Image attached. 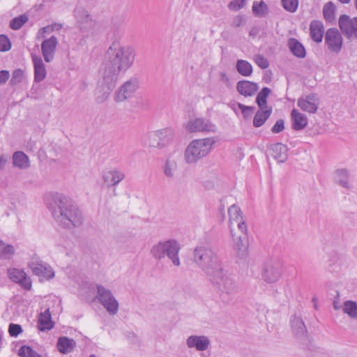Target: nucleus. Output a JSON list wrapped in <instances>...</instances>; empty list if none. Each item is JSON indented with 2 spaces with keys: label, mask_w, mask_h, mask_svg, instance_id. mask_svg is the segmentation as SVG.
Wrapping results in <instances>:
<instances>
[{
  "label": "nucleus",
  "mask_w": 357,
  "mask_h": 357,
  "mask_svg": "<svg viewBox=\"0 0 357 357\" xmlns=\"http://www.w3.org/2000/svg\"><path fill=\"white\" fill-rule=\"evenodd\" d=\"M135 59V51L132 47L113 42L105 54L100 74L118 80L119 73H126L130 69L134 63Z\"/></svg>",
  "instance_id": "obj_1"
},
{
  "label": "nucleus",
  "mask_w": 357,
  "mask_h": 357,
  "mask_svg": "<svg viewBox=\"0 0 357 357\" xmlns=\"http://www.w3.org/2000/svg\"><path fill=\"white\" fill-rule=\"evenodd\" d=\"M48 205L56 222L63 227L71 228L82 223L81 211L68 196L61 193L52 194Z\"/></svg>",
  "instance_id": "obj_2"
},
{
  "label": "nucleus",
  "mask_w": 357,
  "mask_h": 357,
  "mask_svg": "<svg viewBox=\"0 0 357 357\" xmlns=\"http://www.w3.org/2000/svg\"><path fill=\"white\" fill-rule=\"evenodd\" d=\"M216 294L223 302H228L238 291V285L234 277L223 266L208 277Z\"/></svg>",
  "instance_id": "obj_3"
},
{
  "label": "nucleus",
  "mask_w": 357,
  "mask_h": 357,
  "mask_svg": "<svg viewBox=\"0 0 357 357\" xmlns=\"http://www.w3.org/2000/svg\"><path fill=\"white\" fill-rule=\"evenodd\" d=\"M194 261L207 278L222 266L213 250L206 245L196 247L194 250Z\"/></svg>",
  "instance_id": "obj_4"
},
{
  "label": "nucleus",
  "mask_w": 357,
  "mask_h": 357,
  "mask_svg": "<svg viewBox=\"0 0 357 357\" xmlns=\"http://www.w3.org/2000/svg\"><path fill=\"white\" fill-rule=\"evenodd\" d=\"M214 144L215 140L211 137L192 140L184 152L185 162L189 165L197 163L210 153Z\"/></svg>",
  "instance_id": "obj_5"
},
{
  "label": "nucleus",
  "mask_w": 357,
  "mask_h": 357,
  "mask_svg": "<svg viewBox=\"0 0 357 357\" xmlns=\"http://www.w3.org/2000/svg\"><path fill=\"white\" fill-rule=\"evenodd\" d=\"M179 250L180 245L177 241L168 240L154 245L151 250V253L156 259H162L167 256L174 266H179L181 264L178 257Z\"/></svg>",
  "instance_id": "obj_6"
},
{
  "label": "nucleus",
  "mask_w": 357,
  "mask_h": 357,
  "mask_svg": "<svg viewBox=\"0 0 357 357\" xmlns=\"http://www.w3.org/2000/svg\"><path fill=\"white\" fill-rule=\"evenodd\" d=\"M139 86V79L136 77H130L116 91L114 95V100L116 102H122L130 98L138 89Z\"/></svg>",
  "instance_id": "obj_7"
},
{
  "label": "nucleus",
  "mask_w": 357,
  "mask_h": 357,
  "mask_svg": "<svg viewBox=\"0 0 357 357\" xmlns=\"http://www.w3.org/2000/svg\"><path fill=\"white\" fill-rule=\"evenodd\" d=\"M101 76L102 79L96 89V100L98 103H102L108 99L118 81L106 75H101Z\"/></svg>",
  "instance_id": "obj_8"
},
{
  "label": "nucleus",
  "mask_w": 357,
  "mask_h": 357,
  "mask_svg": "<svg viewBox=\"0 0 357 357\" xmlns=\"http://www.w3.org/2000/svg\"><path fill=\"white\" fill-rule=\"evenodd\" d=\"M97 298L107 311L112 315L116 314L119 310V303L110 290L102 285H98Z\"/></svg>",
  "instance_id": "obj_9"
},
{
  "label": "nucleus",
  "mask_w": 357,
  "mask_h": 357,
  "mask_svg": "<svg viewBox=\"0 0 357 357\" xmlns=\"http://www.w3.org/2000/svg\"><path fill=\"white\" fill-rule=\"evenodd\" d=\"M229 222L231 234L237 231H247V227L242 215L241 210L236 204L228 208Z\"/></svg>",
  "instance_id": "obj_10"
},
{
  "label": "nucleus",
  "mask_w": 357,
  "mask_h": 357,
  "mask_svg": "<svg viewBox=\"0 0 357 357\" xmlns=\"http://www.w3.org/2000/svg\"><path fill=\"white\" fill-rule=\"evenodd\" d=\"M232 248L235 255L240 259L245 258L248 255V240L246 231H237L231 234Z\"/></svg>",
  "instance_id": "obj_11"
},
{
  "label": "nucleus",
  "mask_w": 357,
  "mask_h": 357,
  "mask_svg": "<svg viewBox=\"0 0 357 357\" xmlns=\"http://www.w3.org/2000/svg\"><path fill=\"white\" fill-rule=\"evenodd\" d=\"M338 24L347 38L357 39V17H351L347 15H342L339 18Z\"/></svg>",
  "instance_id": "obj_12"
},
{
  "label": "nucleus",
  "mask_w": 357,
  "mask_h": 357,
  "mask_svg": "<svg viewBox=\"0 0 357 357\" xmlns=\"http://www.w3.org/2000/svg\"><path fill=\"white\" fill-rule=\"evenodd\" d=\"M325 43L331 52L339 53L343 43L342 34L335 28L328 29L326 32Z\"/></svg>",
  "instance_id": "obj_13"
},
{
  "label": "nucleus",
  "mask_w": 357,
  "mask_h": 357,
  "mask_svg": "<svg viewBox=\"0 0 357 357\" xmlns=\"http://www.w3.org/2000/svg\"><path fill=\"white\" fill-rule=\"evenodd\" d=\"M186 130L190 132H212L216 130L215 126L208 119L204 118H196L190 120L186 126Z\"/></svg>",
  "instance_id": "obj_14"
},
{
  "label": "nucleus",
  "mask_w": 357,
  "mask_h": 357,
  "mask_svg": "<svg viewBox=\"0 0 357 357\" xmlns=\"http://www.w3.org/2000/svg\"><path fill=\"white\" fill-rule=\"evenodd\" d=\"M281 273V266L278 262H268L264 266L262 278L268 283H273L280 279Z\"/></svg>",
  "instance_id": "obj_15"
},
{
  "label": "nucleus",
  "mask_w": 357,
  "mask_h": 357,
  "mask_svg": "<svg viewBox=\"0 0 357 357\" xmlns=\"http://www.w3.org/2000/svg\"><path fill=\"white\" fill-rule=\"evenodd\" d=\"M319 99L315 93H310L298 100L297 105L304 112L314 114L319 107Z\"/></svg>",
  "instance_id": "obj_16"
},
{
  "label": "nucleus",
  "mask_w": 357,
  "mask_h": 357,
  "mask_svg": "<svg viewBox=\"0 0 357 357\" xmlns=\"http://www.w3.org/2000/svg\"><path fill=\"white\" fill-rule=\"evenodd\" d=\"M185 343L188 349H195L197 351H204L207 350L211 345L209 338L205 335H190L186 339Z\"/></svg>",
  "instance_id": "obj_17"
},
{
  "label": "nucleus",
  "mask_w": 357,
  "mask_h": 357,
  "mask_svg": "<svg viewBox=\"0 0 357 357\" xmlns=\"http://www.w3.org/2000/svg\"><path fill=\"white\" fill-rule=\"evenodd\" d=\"M75 17L79 28L82 33H88L93 28L95 22L86 10L82 8H77L75 10Z\"/></svg>",
  "instance_id": "obj_18"
},
{
  "label": "nucleus",
  "mask_w": 357,
  "mask_h": 357,
  "mask_svg": "<svg viewBox=\"0 0 357 357\" xmlns=\"http://www.w3.org/2000/svg\"><path fill=\"white\" fill-rule=\"evenodd\" d=\"M8 275L12 281L19 284L24 289L26 290H29L31 289V281L23 270L15 268H9L8 270Z\"/></svg>",
  "instance_id": "obj_19"
},
{
  "label": "nucleus",
  "mask_w": 357,
  "mask_h": 357,
  "mask_svg": "<svg viewBox=\"0 0 357 357\" xmlns=\"http://www.w3.org/2000/svg\"><path fill=\"white\" fill-rule=\"evenodd\" d=\"M57 45L58 39L54 36L43 41L41 44V52L46 62H50L53 60Z\"/></svg>",
  "instance_id": "obj_20"
},
{
  "label": "nucleus",
  "mask_w": 357,
  "mask_h": 357,
  "mask_svg": "<svg viewBox=\"0 0 357 357\" xmlns=\"http://www.w3.org/2000/svg\"><path fill=\"white\" fill-rule=\"evenodd\" d=\"M102 178L107 187H112L117 185L122 181L125 178V174L118 169H114L104 172Z\"/></svg>",
  "instance_id": "obj_21"
},
{
  "label": "nucleus",
  "mask_w": 357,
  "mask_h": 357,
  "mask_svg": "<svg viewBox=\"0 0 357 357\" xmlns=\"http://www.w3.org/2000/svg\"><path fill=\"white\" fill-rule=\"evenodd\" d=\"M236 89L242 96H252L258 91L259 86L257 83L248 80H241L237 82Z\"/></svg>",
  "instance_id": "obj_22"
},
{
  "label": "nucleus",
  "mask_w": 357,
  "mask_h": 357,
  "mask_svg": "<svg viewBox=\"0 0 357 357\" xmlns=\"http://www.w3.org/2000/svg\"><path fill=\"white\" fill-rule=\"evenodd\" d=\"M159 141L160 143V149H162L172 144L175 139V132L171 128H165L157 130Z\"/></svg>",
  "instance_id": "obj_23"
},
{
  "label": "nucleus",
  "mask_w": 357,
  "mask_h": 357,
  "mask_svg": "<svg viewBox=\"0 0 357 357\" xmlns=\"http://www.w3.org/2000/svg\"><path fill=\"white\" fill-rule=\"evenodd\" d=\"M291 119L292 121V128L296 131L304 129L308 123L306 115L299 112L296 109L291 110Z\"/></svg>",
  "instance_id": "obj_24"
},
{
  "label": "nucleus",
  "mask_w": 357,
  "mask_h": 357,
  "mask_svg": "<svg viewBox=\"0 0 357 357\" xmlns=\"http://www.w3.org/2000/svg\"><path fill=\"white\" fill-rule=\"evenodd\" d=\"M271 155L279 162H284L288 158V148L282 143H276L271 145Z\"/></svg>",
  "instance_id": "obj_25"
},
{
  "label": "nucleus",
  "mask_w": 357,
  "mask_h": 357,
  "mask_svg": "<svg viewBox=\"0 0 357 357\" xmlns=\"http://www.w3.org/2000/svg\"><path fill=\"white\" fill-rule=\"evenodd\" d=\"M310 37L315 43H321L324 34V24L321 21L312 20L310 25Z\"/></svg>",
  "instance_id": "obj_26"
},
{
  "label": "nucleus",
  "mask_w": 357,
  "mask_h": 357,
  "mask_svg": "<svg viewBox=\"0 0 357 357\" xmlns=\"http://www.w3.org/2000/svg\"><path fill=\"white\" fill-rule=\"evenodd\" d=\"M32 60L34 66V80L40 82L45 78L47 73L45 65L40 56H33Z\"/></svg>",
  "instance_id": "obj_27"
},
{
  "label": "nucleus",
  "mask_w": 357,
  "mask_h": 357,
  "mask_svg": "<svg viewBox=\"0 0 357 357\" xmlns=\"http://www.w3.org/2000/svg\"><path fill=\"white\" fill-rule=\"evenodd\" d=\"M76 346V342L73 339L67 337H61L59 338L56 347L60 353L66 354L72 352Z\"/></svg>",
  "instance_id": "obj_28"
},
{
  "label": "nucleus",
  "mask_w": 357,
  "mask_h": 357,
  "mask_svg": "<svg viewBox=\"0 0 357 357\" xmlns=\"http://www.w3.org/2000/svg\"><path fill=\"white\" fill-rule=\"evenodd\" d=\"M334 178L336 183L343 188L349 189V172L347 169H337L334 172Z\"/></svg>",
  "instance_id": "obj_29"
},
{
  "label": "nucleus",
  "mask_w": 357,
  "mask_h": 357,
  "mask_svg": "<svg viewBox=\"0 0 357 357\" xmlns=\"http://www.w3.org/2000/svg\"><path fill=\"white\" fill-rule=\"evenodd\" d=\"M288 47L291 52L296 57L303 59L306 55L304 46L296 38H291L288 40Z\"/></svg>",
  "instance_id": "obj_30"
},
{
  "label": "nucleus",
  "mask_w": 357,
  "mask_h": 357,
  "mask_svg": "<svg viewBox=\"0 0 357 357\" xmlns=\"http://www.w3.org/2000/svg\"><path fill=\"white\" fill-rule=\"evenodd\" d=\"M291 325L294 333L298 337H305L307 333L306 327L301 318L294 316L291 319Z\"/></svg>",
  "instance_id": "obj_31"
},
{
  "label": "nucleus",
  "mask_w": 357,
  "mask_h": 357,
  "mask_svg": "<svg viewBox=\"0 0 357 357\" xmlns=\"http://www.w3.org/2000/svg\"><path fill=\"white\" fill-rule=\"evenodd\" d=\"M54 324L51 320L50 310L47 309L40 314L38 320V327L40 331H44L52 328Z\"/></svg>",
  "instance_id": "obj_32"
},
{
  "label": "nucleus",
  "mask_w": 357,
  "mask_h": 357,
  "mask_svg": "<svg viewBox=\"0 0 357 357\" xmlns=\"http://www.w3.org/2000/svg\"><path fill=\"white\" fill-rule=\"evenodd\" d=\"M272 112V108L265 107L260 109L256 114L253 119V125L258 128L261 126L268 119Z\"/></svg>",
  "instance_id": "obj_33"
},
{
  "label": "nucleus",
  "mask_w": 357,
  "mask_h": 357,
  "mask_svg": "<svg viewBox=\"0 0 357 357\" xmlns=\"http://www.w3.org/2000/svg\"><path fill=\"white\" fill-rule=\"evenodd\" d=\"M13 165L20 169H27L29 166V157L22 151H17L13 155Z\"/></svg>",
  "instance_id": "obj_34"
},
{
  "label": "nucleus",
  "mask_w": 357,
  "mask_h": 357,
  "mask_svg": "<svg viewBox=\"0 0 357 357\" xmlns=\"http://www.w3.org/2000/svg\"><path fill=\"white\" fill-rule=\"evenodd\" d=\"M178 168V164L175 159L167 158L163 166V172L168 178H173L175 176Z\"/></svg>",
  "instance_id": "obj_35"
},
{
  "label": "nucleus",
  "mask_w": 357,
  "mask_h": 357,
  "mask_svg": "<svg viewBox=\"0 0 357 357\" xmlns=\"http://www.w3.org/2000/svg\"><path fill=\"white\" fill-rule=\"evenodd\" d=\"M236 70L243 76L248 77L252 73V66L247 61L239 59L236 62Z\"/></svg>",
  "instance_id": "obj_36"
},
{
  "label": "nucleus",
  "mask_w": 357,
  "mask_h": 357,
  "mask_svg": "<svg viewBox=\"0 0 357 357\" xmlns=\"http://www.w3.org/2000/svg\"><path fill=\"white\" fill-rule=\"evenodd\" d=\"M344 313L352 319H357V303L353 301H346L342 305Z\"/></svg>",
  "instance_id": "obj_37"
},
{
  "label": "nucleus",
  "mask_w": 357,
  "mask_h": 357,
  "mask_svg": "<svg viewBox=\"0 0 357 357\" xmlns=\"http://www.w3.org/2000/svg\"><path fill=\"white\" fill-rule=\"evenodd\" d=\"M252 12L256 16L264 17L268 14V8L264 1H261L259 3L255 1L252 6Z\"/></svg>",
  "instance_id": "obj_38"
},
{
  "label": "nucleus",
  "mask_w": 357,
  "mask_h": 357,
  "mask_svg": "<svg viewBox=\"0 0 357 357\" xmlns=\"http://www.w3.org/2000/svg\"><path fill=\"white\" fill-rule=\"evenodd\" d=\"M335 7L333 2L329 1L324 6L323 15L324 19L328 22H333L335 20Z\"/></svg>",
  "instance_id": "obj_39"
},
{
  "label": "nucleus",
  "mask_w": 357,
  "mask_h": 357,
  "mask_svg": "<svg viewBox=\"0 0 357 357\" xmlns=\"http://www.w3.org/2000/svg\"><path fill=\"white\" fill-rule=\"evenodd\" d=\"M271 92V90L268 87H264L261 91L259 93V94L257 96L256 98V102L257 103L258 106L260 107V109L264 108L266 106L267 103V97L269 95Z\"/></svg>",
  "instance_id": "obj_40"
},
{
  "label": "nucleus",
  "mask_w": 357,
  "mask_h": 357,
  "mask_svg": "<svg viewBox=\"0 0 357 357\" xmlns=\"http://www.w3.org/2000/svg\"><path fill=\"white\" fill-rule=\"evenodd\" d=\"M47 264H43L41 261L33 259L29 263V267L32 270L33 274L39 276L42 274V271L45 270Z\"/></svg>",
  "instance_id": "obj_41"
},
{
  "label": "nucleus",
  "mask_w": 357,
  "mask_h": 357,
  "mask_svg": "<svg viewBox=\"0 0 357 357\" xmlns=\"http://www.w3.org/2000/svg\"><path fill=\"white\" fill-rule=\"evenodd\" d=\"M15 253L14 248L10 245H6L0 240V258H10Z\"/></svg>",
  "instance_id": "obj_42"
},
{
  "label": "nucleus",
  "mask_w": 357,
  "mask_h": 357,
  "mask_svg": "<svg viewBox=\"0 0 357 357\" xmlns=\"http://www.w3.org/2000/svg\"><path fill=\"white\" fill-rule=\"evenodd\" d=\"M28 17L25 15H22L19 17H15L10 22V26L13 30L20 29L26 22Z\"/></svg>",
  "instance_id": "obj_43"
},
{
  "label": "nucleus",
  "mask_w": 357,
  "mask_h": 357,
  "mask_svg": "<svg viewBox=\"0 0 357 357\" xmlns=\"http://www.w3.org/2000/svg\"><path fill=\"white\" fill-rule=\"evenodd\" d=\"M281 4L287 11L295 13L298 6V0H281Z\"/></svg>",
  "instance_id": "obj_44"
},
{
  "label": "nucleus",
  "mask_w": 357,
  "mask_h": 357,
  "mask_svg": "<svg viewBox=\"0 0 357 357\" xmlns=\"http://www.w3.org/2000/svg\"><path fill=\"white\" fill-rule=\"evenodd\" d=\"M148 137V145L149 146L160 149V143L159 141L157 130L149 133Z\"/></svg>",
  "instance_id": "obj_45"
},
{
  "label": "nucleus",
  "mask_w": 357,
  "mask_h": 357,
  "mask_svg": "<svg viewBox=\"0 0 357 357\" xmlns=\"http://www.w3.org/2000/svg\"><path fill=\"white\" fill-rule=\"evenodd\" d=\"M24 78V72L21 69H15L12 74V78L10 79V84L16 85L22 82Z\"/></svg>",
  "instance_id": "obj_46"
},
{
  "label": "nucleus",
  "mask_w": 357,
  "mask_h": 357,
  "mask_svg": "<svg viewBox=\"0 0 357 357\" xmlns=\"http://www.w3.org/2000/svg\"><path fill=\"white\" fill-rule=\"evenodd\" d=\"M11 48L10 39L3 34L0 35V52H7Z\"/></svg>",
  "instance_id": "obj_47"
},
{
  "label": "nucleus",
  "mask_w": 357,
  "mask_h": 357,
  "mask_svg": "<svg viewBox=\"0 0 357 357\" xmlns=\"http://www.w3.org/2000/svg\"><path fill=\"white\" fill-rule=\"evenodd\" d=\"M254 61L256 64L262 69H266L269 66L268 60L261 54H256Z\"/></svg>",
  "instance_id": "obj_48"
},
{
  "label": "nucleus",
  "mask_w": 357,
  "mask_h": 357,
  "mask_svg": "<svg viewBox=\"0 0 357 357\" xmlns=\"http://www.w3.org/2000/svg\"><path fill=\"white\" fill-rule=\"evenodd\" d=\"M238 107L241 110V112L245 118L250 117L255 112L254 107L245 106L241 103H238Z\"/></svg>",
  "instance_id": "obj_49"
},
{
  "label": "nucleus",
  "mask_w": 357,
  "mask_h": 357,
  "mask_svg": "<svg viewBox=\"0 0 357 357\" xmlns=\"http://www.w3.org/2000/svg\"><path fill=\"white\" fill-rule=\"evenodd\" d=\"M8 332L10 336L17 337L22 332V328L19 324H10L8 327Z\"/></svg>",
  "instance_id": "obj_50"
},
{
  "label": "nucleus",
  "mask_w": 357,
  "mask_h": 357,
  "mask_svg": "<svg viewBox=\"0 0 357 357\" xmlns=\"http://www.w3.org/2000/svg\"><path fill=\"white\" fill-rule=\"evenodd\" d=\"M246 0H234L229 3L230 10H238L245 5Z\"/></svg>",
  "instance_id": "obj_51"
},
{
  "label": "nucleus",
  "mask_w": 357,
  "mask_h": 357,
  "mask_svg": "<svg viewBox=\"0 0 357 357\" xmlns=\"http://www.w3.org/2000/svg\"><path fill=\"white\" fill-rule=\"evenodd\" d=\"M284 129V122L282 119H279L276 121L275 125L271 128V131L273 133H280Z\"/></svg>",
  "instance_id": "obj_52"
},
{
  "label": "nucleus",
  "mask_w": 357,
  "mask_h": 357,
  "mask_svg": "<svg viewBox=\"0 0 357 357\" xmlns=\"http://www.w3.org/2000/svg\"><path fill=\"white\" fill-rule=\"evenodd\" d=\"M32 348L29 346H22L18 351V355L20 357H29L32 352Z\"/></svg>",
  "instance_id": "obj_53"
},
{
  "label": "nucleus",
  "mask_w": 357,
  "mask_h": 357,
  "mask_svg": "<svg viewBox=\"0 0 357 357\" xmlns=\"http://www.w3.org/2000/svg\"><path fill=\"white\" fill-rule=\"evenodd\" d=\"M52 32H53V31H52V29L51 28L50 25L44 26L39 29L38 35H37V38L38 39L44 38H45V33H50Z\"/></svg>",
  "instance_id": "obj_54"
},
{
  "label": "nucleus",
  "mask_w": 357,
  "mask_h": 357,
  "mask_svg": "<svg viewBox=\"0 0 357 357\" xmlns=\"http://www.w3.org/2000/svg\"><path fill=\"white\" fill-rule=\"evenodd\" d=\"M47 279H52L54 276V272L50 266L45 267V270L42 271V274L40 275Z\"/></svg>",
  "instance_id": "obj_55"
},
{
  "label": "nucleus",
  "mask_w": 357,
  "mask_h": 357,
  "mask_svg": "<svg viewBox=\"0 0 357 357\" xmlns=\"http://www.w3.org/2000/svg\"><path fill=\"white\" fill-rule=\"evenodd\" d=\"M9 77H10L9 71L5 70H1L0 71V84H5L7 82V80L8 79Z\"/></svg>",
  "instance_id": "obj_56"
},
{
  "label": "nucleus",
  "mask_w": 357,
  "mask_h": 357,
  "mask_svg": "<svg viewBox=\"0 0 357 357\" xmlns=\"http://www.w3.org/2000/svg\"><path fill=\"white\" fill-rule=\"evenodd\" d=\"M137 104L141 108L144 109H148V107L149 106V101L146 100H144V99L139 100L137 101Z\"/></svg>",
  "instance_id": "obj_57"
},
{
  "label": "nucleus",
  "mask_w": 357,
  "mask_h": 357,
  "mask_svg": "<svg viewBox=\"0 0 357 357\" xmlns=\"http://www.w3.org/2000/svg\"><path fill=\"white\" fill-rule=\"evenodd\" d=\"M243 17L241 16H237L234 20L233 25L236 27L241 26L243 24Z\"/></svg>",
  "instance_id": "obj_58"
},
{
  "label": "nucleus",
  "mask_w": 357,
  "mask_h": 357,
  "mask_svg": "<svg viewBox=\"0 0 357 357\" xmlns=\"http://www.w3.org/2000/svg\"><path fill=\"white\" fill-rule=\"evenodd\" d=\"M259 33V29L257 27H253L251 29V30L249 32V35L251 37H256Z\"/></svg>",
  "instance_id": "obj_59"
},
{
  "label": "nucleus",
  "mask_w": 357,
  "mask_h": 357,
  "mask_svg": "<svg viewBox=\"0 0 357 357\" xmlns=\"http://www.w3.org/2000/svg\"><path fill=\"white\" fill-rule=\"evenodd\" d=\"M6 162L7 159L4 157V155H0V170L3 169Z\"/></svg>",
  "instance_id": "obj_60"
},
{
  "label": "nucleus",
  "mask_w": 357,
  "mask_h": 357,
  "mask_svg": "<svg viewBox=\"0 0 357 357\" xmlns=\"http://www.w3.org/2000/svg\"><path fill=\"white\" fill-rule=\"evenodd\" d=\"M52 29V31H59L62 28V25L61 24L54 23L50 25Z\"/></svg>",
  "instance_id": "obj_61"
},
{
  "label": "nucleus",
  "mask_w": 357,
  "mask_h": 357,
  "mask_svg": "<svg viewBox=\"0 0 357 357\" xmlns=\"http://www.w3.org/2000/svg\"><path fill=\"white\" fill-rule=\"evenodd\" d=\"M220 77H221V80L223 82H228L229 80L228 77L227 76V75L225 73H222L220 74Z\"/></svg>",
  "instance_id": "obj_62"
},
{
  "label": "nucleus",
  "mask_w": 357,
  "mask_h": 357,
  "mask_svg": "<svg viewBox=\"0 0 357 357\" xmlns=\"http://www.w3.org/2000/svg\"><path fill=\"white\" fill-rule=\"evenodd\" d=\"M29 357H43L40 354H38L36 351L32 349V352Z\"/></svg>",
  "instance_id": "obj_63"
},
{
  "label": "nucleus",
  "mask_w": 357,
  "mask_h": 357,
  "mask_svg": "<svg viewBox=\"0 0 357 357\" xmlns=\"http://www.w3.org/2000/svg\"><path fill=\"white\" fill-rule=\"evenodd\" d=\"M312 302L314 303V307L315 309H317V308H318V307H317V298H316V297H314V298H312Z\"/></svg>",
  "instance_id": "obj_64"
}]
</instances>
